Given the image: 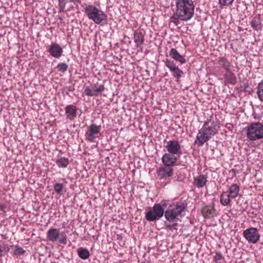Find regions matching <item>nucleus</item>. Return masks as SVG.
<instances>
[{
	"mask_svg": "<svg viewBox=\"0 0 263 263\" xmlns=\"http://www.w3.org/2000/svg\"><path fill=\"white\" fill-rule=\"evenodd\" d=\"M219 128L220 126L217 122L211 119H208L202 128L199 130L195 143L198 144L199 146H202L218 133Z\"/></svg>",
	"mask_w": 263,
	"mask_h": 263,
	"instance_id": "f257e3e1",
	"label": "nucleus"
},
{
	"mask_svg": "<svg viewBox=\"0 0 263 263\" xmlns=\"http://www.w3.org/2000/svg\"><path fill=\"white\" fill-rule=\"evenodd\" d=\"M176 15L182 21L190 20L194 14L195 6L192 0H175Z\"/></svg>",
	"mask_w": 263,
	"mask_h": 263,
	"instance_id": "f03ea898",
	"label": "nucleus"
},
{
	"mask_svg": "<svg viewBox=\"0 0 263 263\" xmlns=\"http://www.w3.org/2000/svg\"><path fill=\"white\" fill-rule=\"evenodd\" d=\"M84 13L87 17L96 24L104 26L108 23L107 15L93 5H88L84 8Z\"/></svg>",
	"mask_w": 263,
	"mask_h": 263,
	"instance_id": "7ed1b4c3",
	"label": "nucleus"
},
{
	"mask_svg": "<svg viewBox=\"0 0 263 263\" xmlns=\"http://www.w3.org/2000/svg\"><path fill=\"white\" fill-rule=\"evenodd\" d=\"M186 208V204L182 202H177L176 204L170 205L164 211L165 219L170 222H177L182 217V213Z\"/></svg>",
	"mask_w": 263,
	"mask_h": 263,
	"instance_id": "20e7f679",
	"label": "nucleus"
},
{
	"mask_svg": "<svg viewBox=\"0 0 263 263\" xmlns=\"http://www.w3.org/2000/svg\"><path fill=\"white\" fill-rule=\"evenodd\" d=\"M247 137L250 141L263 139V125L259 122L250 123L247 128Z\"/></svg>",
	"mask_w": 263,
	"mask_h": 263,
	"instance_id": "39448f33",
	"label": "nucleus"
},
{
	"mask_svg": "<svg viewBox=\"0 0 263 263\" xmlns=\"http://www.w3.org/2000/svg\"><path fill=\"white\" fill-rule=\"evenodd\" d=\"M164 214V209L159 203H155L152 209L145 213V219L148 221L160 219Z\"/></svg>",
	"mask_w": 263,
	"mask_h": 263,
	"instance_id": "423d86ee",
	"label": "nucleus"
},
{
	"mask_svg": "<svg viewBox=\"0 0 263 263\" xmlns=\"http://www.w3.org/2000/svg\"><path fill=\"white\" fill-rule=\"evenodd\" d=\"M47 239L51 242L57 240L61 244L67 243V236L65 233H60V230L56 228L50 229L47 233Z\"/></svg>",
	"mask_w": 263,
	"mask_h": 263,
	"instance_id": "0eeeda50",
	"label": "nucleus"
},
{
	"mask_svg": "<svg viewBox=\"0 0 263 263\" xmlns=\"http://www.w3.org/2000/svg\"><path fill=\"white\" fill-rule=\"evenodd\" d=\"M242 234L249 243H256L260 238L258 230L253 227H251L244 230Z\"/></svg>",
	"mask_w": 263,
	"mask_h": 263,
	"instance_id": "6e6552de",
	"label": "nucleus"
},
{
	"mask_svg": "<svg viewBox=\"0 0 263 263\" xmlns=\"http://www.w3.org/2000/svg\"><path fill=\"white\" fill-rule=\"evenodd\" d=\"M164 62L165 66L168 68L173 76L176 79V82H179L183 74V71L179 69L173 61L166 59Z\"/></svg>",
	"mask_w": 263,
	"mask_h": 263,
	"instance_id": "1a4fd4ad",
	"label": "nucleus"
},
{
	"mask_svg": "<svg viewBox=\"0 0 263 263\" xmlns=\"http://www.w3.org/2000/svg\"><path fill=\"white\" fill-rule=\"evenodd\" d=\"M101 128L100 125L98 126L95 124H91L85 133V139L90 142H95L96 139L98 137V134L100 133Z\"/></svg>",
	"mask_w": 263,
	"mask_h": 263,
	"instance_id": "9d476101",
	"label": "nucleus"
},
{
	"mask_svg": "<svg viewBox=\"0 0 263 263\" xmlns=\"http://www.w3.org/2000/svg\"><path fill=\"white\" fill-rule=\"evenodd\" d=\"M168 153L174 155H180L181 154V145L177 140H171L167 142L165 146Z\"/></svg>",
	"mask_w": 263,
	"mask_h": 263,
	"instance_id": "9b49d317",
	"label": "nucleus"
},
{
	"mask_svg": "<svg viewBox=\"0 0 263 263\" xmlns=\"http://www.w3.org/2000/svg\"><path fill=\"white\" fill-rule=\"evenodd\" d=\"M162 162L164 166H173L176 164L177 158L175 155L171 153H165L162 157Z\"/></svg>",
	"mask_w": 263,
	"mask_h": 263,
	"instance_id": "f8f14e48",
	"label": "nucleus"
},
{
	"mask_svg": "<svg viewBox=\"0 0 263 263\" xmlns=\"http://www.w3.org/2000/svg\"><path fill=\"white\" fill-rule=\"evenodd\" d=\"M173 169L171 166H163L160 167L157 171L158 176L160 179H166L173 176Z\"/></svg>",
	"mask_w": 263,
	"mask_h": 263,
	"instance_id": "ddd939ff",
	"label": "nucleus"
},
{
	"mask_svg": "<svg viewBox=\"0 0 263 263\" xmlns=\"http://www.w3.org/2000/svg\"><path fill=\"white\" fill-rule=\"evenodd\" d=\"M48 51L53 57L59 58L62 54L63 49L58 44H51L49 46Z\"/></svg>",
	"mask_w": 263,
	"mask_h": 263,
	"instance_id": "4468645a",
	"label": "nucleus"
},
{
	"mask_svg": "<svg viewBox=\"0 0 263 263\" xmlns=\"http://www.w3.org/2000/svg\"><path fill=\"white\" fill-rule=\"evenodd\" d=\"M65 110L66 118L70 120H74L77 116V107L73 105H68L66 106Z\"/></svg>",
	"mask_w": 263,
	"mask_h": 263,
	"instance_id": "2eb2a0df",
	"label": "nucleus"
},
{
	"mask_svg": "<svg viewBox=\"0 0 263 263\" xmlns=\"http://www.w3.org/2000/svg\"><path fill=\"white\" fill-rule=\"evenodd\" d=\"M224 79L225 82L228 84L232 85H234L236 84V77L231 69L226 71V73L224 74Z\"/></svg>",
	"mask_w": 263,
	"mask_h": 263,
	"instance_id": "dca6fc26",
	"label": "nucleus"
},
{
	"mask_svg": "<svg viewBox=\"0 0 263 263\" xmlns=\"http://www.w3.org/2000/svg\"><path fill=\"white\" fill-rule=\"evenodd\" d=\"M169 54L172 59L181 64H184L186 62L185 58L175 48H172L170 51Z\"/></svg>",
	"mask_w": 263,
	"mask_h": 263,
	"instance_id": "f3484780",
	"label": "nucleus"
},
{
	"mask_svg": "<svg viewBox=\"0 0 263 263\" xmlns=\"http://www.w3.org/2000/svg\"><path fill=\"white\" fill-rule=\"evenodd\" d=\"M202 213L204 217L210 218L215 215V210L213 206L206 205L202 209Z\"/></svg>",
	"mask_w": 263,
	"mask_h": 263,
	"instance_id": "a211bd4d",
	"label": "nucleus"
},
{
	"mask_svg": "<svg viewBox=\"0 0 263 263\" xmlns=\"http://www.w3.org/2000/svg\"><path fill=\"white\" fill-rule=\"evenodd\" d=\"M240 191L239 186L237 184H232L229 187L226 192L231 197L232 199L235 198L238 195Z\"/></svg>",
	"mask_w": 263,
	"mask_h": 263,
	"instance_id": "6ab92c4d",
	"label": "nucleus"
},
{
	"mask_svg": "<svg viewBox=\"0 0 263 263\" xmlns=\"http://www.w3.org/2000/svg\"><path fill=\"white\" fill-rule=\"evenodd\" d=\"M63 183H57L53 185V189L55 192L60 195L64 194L66 192L65 187L67 184V181L64 179H63Z\"/></svg>",
	"mask_w": 263,
	"mask_h": 263,
	"instance_id": "aec40b11",
	"label": "nucleus"
},
{
	"mask_svg": "<svg viewBox=\"0 0 263 263\" xmlns=\"http://www.w3.org/2000/svg\"><path fill=\"white\" fill-rule=\"evenodd\" d=\"M206 177L203 175H200L194 178V184L198 187H203L207 182Z\"/></svg>",
	"mask_w": 263,
	"mask_h": 263,
	"instance_id": "412c9836",
	"label": "nucleus"
},
{
	"mask_svg": "<svg viewBox=\"0 0 263 263\" xmlns=\"http://www.w3.org/2000/svg\"><path fill=\"white\" fill-rule=\"evenodd\" d=\"M217 63L220 67L223 68L226 71L231 69V63L225 57L219 58L217 60Z\"/></svg>",
	"mask_w": 263,
	"mask_h": 263,
	"instance_id": "4be33fe9",
	"label": "nucleus"
},
{
	"mask_svg": "<svg viewBox=\"0 0 263 263\" xmlns=\"http://www.w3.org/2000/svg\"><path fill=\"white\" fill-rule=\"evenodd\" d=\"M134 42L137 44V46L143 44L144 40V35L142 34L141 31L139 30H136L134 31Z\"/></svg>",
	"mask_w": 263,
	"mask_h": 263,
	"instance_id": "5701e85b",
	"label": "nucleus"
},
{
	"mask_svg": "<svg viewBox=\"0 0 263 263\" xmlns=\"http://www.w3.org/2000/svg\"><path fill=\"white\" fill-rule=\"evenodd\" d=\"M251 25L253 29L256 31L260 30L262 27V25L260 17L255 16L253 17L251 21Z\"/></svg>",
	"mask_w": 263,
	"mask_h": 263,
	"instance_id": "b1692460",
	"label": "nucleus"
},
{
	"mask_svg": "<svg viewBox=\"0 0 263 263\" xmlns=\"http://www.w3.org/2000/svg\"><path fill=\"white\" fill-rule=\"evenodd\" d=\"M231 197L226 192H223L220 197V203L223 206L230 205Z\"/></svg>",
	"mask_w": 263,
	"mask_h": 263,
	"instance_id": "393cba45",
	"label": "nucleus"
},
{
	"mask_svg": "<svg viewBox=\"0 0 263 263\" xmlns=\"http://www.w3.org/2000/svg\"><path fill=\"white\" fill-rule=\"evenodd\" d=\"M78 254L81 259H87L90 256L89 251L85 248H80L77 250Z\"/></svg>",
	"mask_w": 263,
	"mask_h": 263,
	"instance_id": "a878e982",
	"label": "nucleus"
},
{
	"mask_svg": "<svg viewBox=\"0 0 263 263\" xmlns=\"http://www.w3.org/2000/svg\"><path fill=\"white\" fill-rule=\"evenodd\" d=\"M91 86L92 87V90H93V92L96 94L95 96H97L100 94L105 89L104 85L103 84H99L98 83H97L96 84H93Z\"/></svg>",
	"mask_w": 263,
	"mask_h": 263,
	"instance_id": "bb28decb",
	"label": "nucleus"
},
{
	"mask_svg": "<svg viewBox=\"0 0 263 263\" xmlns=\"http://www.w3.org/2000/svg\"><path fill=\"white\" fill-rule=\"evenodd\" d=\"M257 94L259 99L263 102V79L258 85Z\"/></svg>",
	"mask_w": 263,
	"mask_h": 263,
	"instance_id": "cd10ccee",
	"label": "nucleus"
},
{
	"mask_svg": "<svg viewBox=\"0 0 263 263\" xmlns=\"http://www.w3.org/2000/svg\"><path fill=\"white\" fill-rule=\"evenodd\" d=\"M57 164L59 166L65 168L69 164V159L66 158H61L57 160Z\"/></svg>",
	"mask_w": 263,
	"mask_h": 263,
	"instance_id": "c85d7f7f",
	"label": "nucleus"
},
{
	"mask_svg": "<svg viewBox=\"0 0 263 263\" xmlns=\"http://www.w3.org/2000/svg\"><path fill=\"white\" fill-rule=\"evenodd\" d=\"M68 0H58L59 12L61 13L64 11L66 5Z\"/></svg>",
	"mask_w": 263,
	"mask_h": 263,
	"instance_id": "c756f323",
	"label": "nucleus"
},
{
	"mask_svg": "<svg viewBox=\"0 0 263 263\" xmlns=\"http://www.w3.org/2000/svg\"><path fill=\"white\" fill-rule=\"evenodd\" d=\"M68 65L65 63H61L57 65L58 71L62 73L65 72L68 69Z\"/></svg>",
	"mask_w": 263,
	"mask_h": 263,
	"instance_id": "7c9ffc66",
	"label": "nucleus"
},
{
	"mask_svg": "<svg viewBox=\"0 0 263 263\" xmlns=\"http://www.w3.org/2000/svg\"><path fill=\"white\" fill-rule=\"evenodd\" d=\"M171 22L173 23L176 26H177L180 23L181 18L179 16L176 15V11L174 13L173 15L170 18Z\"/></svg>",
	"mask_w": 263,
	"mask_h": 263,
	"instance_id": "2f4dec72",
	"label": "nucleus"
},
{
	"mask_svg": "<svg viewBox=\"0 0 263 263\" xmlns=\"http://www.w3.org/2000/svg\"><path fill=\"white\" fill-rule=\"evenodd\" d=\"M86 96L89 97L95 96V93L93 92V90H92V87L87 86L85 88L84 90Z\"/></svg>",
	"mask_w": 263,
	"mask_h": 263,
	"instance_id": "473e14b6",
	"label": "nucleus"
},
{
	"mask_svg": "<svg viewBox=\"0 0 263 263\" xmlns=\"http://www.w3.org/2000/svg\"><path fill=\"white\" fill-rule=\"evenodd\" d=\"M26 253V251L22 247H17L14 251V254L17 256L24 255Z\"/></svg>",
	"mask_w": 263,
	"mask_h": 263,
	"instance_id": "72a5a7b5",
	"label": "nucleus"
},
{
	"mask_svg": "<svg viewBox=\"0 0 263 263\" xmlns=\"http://www.w3.org/2000/svg\"><path fill=\"white\" fill-rule=\"evenodd\" d=\"M234 0H218V4L221 6L231 5Z\"/></svg>",
	"mask_w": 263,
	"mask_h": 263,
	"instance_id": "f704fd0d",
	"label": "nucleus"
},
{
	"mask_svg": "<svg viewBox=\"0 0 263 263\" xmlns=\"http://www.w3.org/2000/svg\"><path fill=\"white\" fill-rule=\"evenodd\" d=\"M223 258V256L220 252H217L214 257V260L216 261L221 260Z\"/></svg>",
	"mask_w": 263,
	"mask_h": 263,
	"instance_id": "c9c22d12",
	"label": "nucleus"
},
{
	"mask_svg": "<svg viewBox=\"0 0 263 263\" xmlns=\"http://www.w3.org/2000/svg\"><path fill=\"white\" fill-rule=\"evenodd\" d=\"M177 223L176 222H174L172 224L166 225V227L167 229L172 231L173 230H176V227H177Z\"/></svg>",
	"mask_w": 263,
	"mask_h": 263,
	"instance_id": "e433bc0d",
	"label": "nucleus"
},
{
	"mask_svg": "<svg viewBox=\"0 0 263 263\" xmlns=\"http://www.w3.org/2000/svg\"><path fill=\"white\" fill-rule=\"evenodd\" d=\"M6 250V247L5 246H2L0 245V258L4 255L3 253H4Z\"/></svg>",
	"mask_w": 263,
	"mask_h": 263,
	"instance_id": "4c0bfd02",
	"label": "nucleus"
},
{
	"mask_svg": "<svg viewBox=\"0 0 263 263\" xmlns=\"http://www.w3.org/2000/svg\"><path fill=\"white\" fill-rule=\"evenodd\" d=\"M6 208V205L5 204H0V211H5V209Z\"/></svg>",
	"mask_w": 263,
	"mask_h": 263,
	"instance_id": "58836bf2",
	"label": "nucleus"
},
{
	"mask_svg": "<svg viewBox=\"0 0 263 263\" xmlns=\"http://www.w3.org/2000/svg\"><path fill=\"white\" fill-rule=\"evenodd\" d=\"M69 2L71 3H72L73 4H76V3L81 4V0H69Z\"/></svg>",
	"mask_w": 263,
	"mask_h": 263,
	"instance_id": "ea45409f",
	"label": "nucleus"
},
{
	"mask_svg": "<svg viewBox=\"0 0 263 263\" xmlns=\"http://www.w3.org/2000/svg\"><path fill=\"white\" fill-rule=\"evenodd\" d=\"M161 203L162 204H161V205L162 206L163 209L166 208L167 204L166 202L162 201Z\"/></svg>",
	"mask_w": 263,
	"mask_h": 263,
	"instance_id": "a19ab883",
	"label": "nucleus"
},
{
	"mask_svg": "<svg viewBox=\"0 0 263 263\" xmlns=\"http://www.w3.org/2000/svg\"><path fill=\"white\" fill-rule=\"evenodd\" d=\"M5 246L6 247V250L5 251L4 253H7L10 250V248L9 246Z\"/></svg>",
	"mask_w": 263,
	"mask_h": 263,
	"instance_id": "79ce46f5",
	"label": "nucleus"
},
{
	"mask_svg": "<svg viewBox=\"0 0 263 263\" xmlns=\"http://www.w3.org/2000/svg\"><path fill=\"white\" fill-rule=\"evenodd\" d=\"M248 87H249V85L248 84H245L243 90L246 91H247V88H248Z\"/></svg>",
	"mask_w": 263,
	"mask_h": 263,
	"instance_id": "37998d69",
	"label": "nucleus"
},
{
	"mask_svg": "<svg viewBox=\"0 0 263 263\" xmlns=\"http://www.w3.org/2000/svg\"><path fill=\"white\" fill-rule=\"evenodd\" d=\"M176 179H177V181H181V180H179V179H178V178H177Z\"/></svg>",
	"mask_w": 263,
	"mask_h": 263,
	"instance_id": "c03bdc74",
	"label": "nucleus"
}]
</instances>
